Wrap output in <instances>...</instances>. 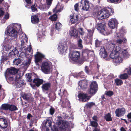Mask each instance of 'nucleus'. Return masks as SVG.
<instances>
[{"label": "nucleus", "mask_w": 131, "mask_h": 131, "mask_svg": "<svg viewBox=\"0 0 131 131\" xmlns=\"http://www.w3.org/2000/svg\"><path fill=\"white\" fill-rule=\"evenodd\" d=\"M48 124V125L49 127H51V126L52 123L51 121H49L48 120L46 121L45 123L43 125L44 127H47V124Z\"/></svg>", "instance_id": "45"}, {"label": "nucleus", "mask_w": 131, "mask_h": 131, "mask_svg": "<svg viewBox=\"0 0 131 131\" xmlns=\"http://www.w3.org/2000/svg\"><path fill=\"white\" fill-rule=\"evenodd\" d=\"M88 38L89 39V41H91L93 38V36L94 30H93L88 29Z\"/></svg>", "instance_id": "31"}, {"label": "nucleus", "mask_w": 131, "mask_h": 131, "mask_svg": "<svg viewBox=\"0 0 131 131\" xmlns=\"http://www.w3.org/2000/svg\"><path fill=\"white\" fill-rule=\"evenodd\" d=\"M4 13V8L3 7H0V17L3 16Z\"/></svg>", "instance_id": "52"}, {"label": "nucleus", "mask_w": 131, "mask_h": 131, "mask_svg": "<svg viewBox=\"0 0 131 131\" xmlns=\"http://www.w3.org/2000/svg\"><path fill=\"white\" fill-rule=\"evenodd\" d=\"M79 77L81 78H85L86 76L84 75V73L83 71L81 72L78 74Z\"/></svg>", "instance_id": "53"}, {"label": "nucleus", "mask_w": 131, "mask_h": 131, "mask_svg": "<svg viewBox=\"0 0 131 131\" xmlns=\"http://www.w3.org/2000/svg\"><path fill=\"white\" fill-rule=\"evenodd\" d=\"M88 81L87 80H80L78 83V86L82 90L86 89L88 86Z\"/></svg>", "instance_id": "14"}, {"label": "nucleus", "mask_w": 131, "mask_h": 131, "mask_svg": "<svg viewBox=\"0 0 131 131\" xmlns=\"http://www.w3.org/2000/svg\"><path fill=\"white\" fill-rule=\"evenodd\" d=\"M117 37H118L117 38H118L116 41V43L118 45L121 44L122 42L125 43L127 41L126 38H124L123 36L120 37L118 35Z\"/></svg>", "instance_id": "24"}, {"label": "nucleus", "mask_w": 131, "mask_h": 131, "mask_svg": "<svg viewBox=\"0 0 131 131\" xmlns=\"http://www.w3.org/2000/svg\"><path fill=\"white\" fill-rule=\"evenodd\" d=\"M18 110L17 108L14 105L9 104V109L10 111H13Z\"/></svg>", "instance_id": "40"}, {"label": "nucleus", "mask_w": 131, "mask_h": 131, "mask_svg": "<svg viewBox=\"0 0 131 131\" xmlns=\"http://www.w3.org/2000/svg\"><path fill=\"white\" fill-rule=\"evenodd\" d=\"M51 65L49 62H43L41 66L42 70L44 73H47L50 72Z\"/></svg>", "instance_id": "9"}, {"label": "nucleus", "mask_w": 131, "mask_h": 131, "mask_svg": "<svg viewBox=\"0 0 131 131\" xmlns=\"http://www.w3.org/2000/svg\"><path fill=\"white\" fill-rule=\"evenodd\" d=\"M13 50L14 52V55H15L16 56L18 55L19 52L17 49L16 48L14 49Z\"/></svg>", "instance_id": "63"}, {"label": "nucleus", "mask_w": 131, "mask_h": 131, "mask_svg": "<svg viewBox=\"0 0 131 131\" xmlns=\"http://www.w3.org/2000/svg\"><path fill=\"white\" fill-rule=\"evenodd\" d=\"M78 7L79 4L78 3L76 4L75 5H74V9L75 11L77 12L79 10V8Z\"/></svg>", "instance_id": "60"}, {"label": "nucleus", "mask_w": 131, "mask_h": 131, "mask_svg": "<svg viewBox=\"0 0 131 131\" xmlns=\"http://www.w3.org/2000/svg\"><path fill=\"white\" fill-rule=\"evenodd\" d=\"M63 7L59 5H57L56 7L53 9V12H55L56 13H57L60 12L63 9Z\"/></svg>", "instance_id": "32"}, {"label": "nucleus", "mask_w": 131, "mask_h": 131, "mask_svg": "<svg viewBox=\"0 0 131 131\" xmlns=\"http://www.w3.org/2000/svg\"><path fill=\"white\" fill-rule=\"evenodd\" d=\"M9 104H4L2 105L1 106L2 109L3 110H9Z\"/></svg>", "instance_id": "38"}, {"label": "nucleus", "mask_w": 131, "mask_h": 131, "mask_svg": "<svg viewBox=\"0 0 131 131\" xmlns=\"http://www.w3.org/2000/svg\"><path fill=\"white\" fill-rule=\"evenodd\" d=\"M124 72V73L123 74H121L119 75V78L123 80L126 79L129 77L127 74L129 75H131V68L129 67V68H126Z\"/></svg>", "instance_id": "10"}, {"label": "nucleus", "mask_w": 131, "mask_h": 131, "mask_svg": "<svg viewBox=\"0 0 131 131\" xmlns=\"http://www.w3.org/2000/svg\"><path fill=\"white\" fill-rule=\"evenodd\" d=\"M125 113V109L123 107L117 108L116 109L115 111L116 116L118 117L123 116Z\"/></svg>", "instance_id": "16"}, {"label": "nucleus", "mask_w": 131, "mask_h": 131, "mask_svg": "<svg viewBox=\"0 0 131 131\" xmlns=\"http://www.w3.org/2000/svg\"><path fill=\"white\" fill-rule=\"evenodd\" d=\"M84 70L86 73L88 74H89L90 72L89 70V67L87 66H86Z\"/></svg>", "instance_id": "64"}, {"label": "nucleus", "mask_w": 131, "mask_h": 131, "mask_svg": "<svg viewBox=\"0 0 131 131\" xmlns=\"http://www.w3.org/2000/svg\"><path fill=\"white\" fill-rule=\"evenodd\" d=\"M21 26L20 24L14 23L12 26H10L7 30L8 35L10 37H13L14 39L17 37V32L16 29H19Z\"/></svg>", "instance_id": "2"}, {"label": "nucleus", "mask_w": 131, "mask_h": 131, "mask_svg": "<svg viewBox=\"0 0 131 131\" xmlns=\"http://www.w3.org/2000/svg\"><path fill=\"white\" fill-rule=\"evenodd\" d=\"M73 49V47H70V52L69 53V58L70 62L72 63H74V51L72 50Z\"/></svg>", "instance_id": "26"}, {"label": "nucleus", "mask_w": 131, "mask_h": 131, "mask_svg": "<svg viewBox=\"0 0 131 131\" xmlns=\"http://www.w3.org/2000/svg\"><path fill=\"white\" fill-rule=\"evenodd\" d=\"M100 54L102 57L106 58L107 56V53L106 52L105 49L103 47L101 48Z\"/></svg>", "instance_id": "30"}, {"label": "nucleus", "mask_w": 131, "mask_h": 131, "mask_svg": "<svg viewBox=\"0 0 131 131\" xmlns=\"http://www.w3.org/2000/svg\"><path fill=\"white\" fill-rule=\"evenodd\" d=\"M68 48V46H66L65 47L64 44L62 43L59 42L58 44L57 49L58 50V52L60 54H63L64 52L67 50Z\"/></svg>", "instance_id": "12"}, {"label": "nucleus", "mask_w": 131, "mask_h": 131, "mask_svg": "<svg viewBox=\"0 0 131 131\" xmlns=\"http://www.w3.org/2000/svg\"><path fill=\"white\" fill-rule=\"evenodd\" d=\"M96 28L98 31L104 35H107L110 33V31L104 22L98 23L96 24Z\"/></svg>", "instance_id": "3"}, {"label": "nucleus", "mask_w": 131, "mask_h": 131, "mask_svg": "<svg viewBox=\"0 0 131 131\" xmlns=\"http://www.w3.org/2000/svg\"><path fill=\"white\" fill-rule=\"evenodd\" d=\"M8 126V123L6 119L0 118V127L3 128H5Z\"/></svg>", "instance_id": "21"}, {"label": "nucleus", "mask_w": 131, "mask_h": 131, "mask_svg": "<svg viewBox=\"0 0 131 131\" xmlns=\"http://www.w3.org/2000/svg\"><path fill=\"white\" fill-rule=\"evenodd\" d=\"M46 1L47 5L50 7L52 3L53 0H46Z\"/></svg>", "instance_id": "59"}, {"label": "nucleus", "mask_w": 131, "mask_h": 131, "mask_svg": "<svg viewBox=\"0 0 131 131\" xmlns=\"http://www.w3.org/2000/svg\"><path fill=\"white\" fill-rule=\"evenodd\" d=\"M109 11L110 12L111 15H112L114 13L113 9H110L109 10L105 8L101 9L99 12H97V18L99 20H102L107 18L110 15Z\"/></svg>", "instance_id": "1"}, {"label": "nucleus", "mask_w": 131, "mask_h": 131, "mask_svg": "<svg viewBox=\"0 0 131 131\" xmlns=\"http://www.w3.org/2000/svg\"><path fill=\"white\" fill-rule=\"evenodd\" d=\"M70 20L69 21V24L71 25L72 24H74V21L73 19H74V14H73L72 15L70 16Z\"/></svg>", "instance_id": "49"}, {"label": "nucleus", "mask_w": 131, "mask_h": 131, "mask_svg": "<svg viewBox=\"0 0 131 131\" xmlns=\"http://www.w3.org/2000/svg\"><path fill=\"white\" fill-rule=\"evenodd\" d=\"M115 83L117 86L123 84L122 81L118 79H116L115 80Z\"/></svg>", "instance_id": "39"}, {"label": "nucleus", "mask_w": 131, "mask_h": 131, "mask_svg": "<svg viewBox=\"0 0 131 131\" xmlns=\"http://www.w3.org/2000/svg\"><path fill=\"white\" fill-rule=\"evenodd\" d=\"M117 54L116 53L115 54V53H111L110 55V57L111 58L114 59L115 58H116V56H117Z\"/></svg>", "instance_id": "58"}, {"label": "nucleus", "mask_w": 131, "mask_h": 131, "mask_svg": "<svg viewBox=\"0 0 131 131\" xmlns=\"http://www.w3.org/2000/svg\"><path fill=\"white\" fill-rule=\"evenodd\" d=\"M51 86V83L49 82H47L43 84L41 88L43 91H48L50 88Z\"/></svg>", "instance_id": "22"}, {"label": "nucleus", "mask_w": 131, "mask_h": 131, "mask_svg": "<svg viewBox=\"0 0 131 131\" xmlns=\"http://www.w3.org/2000/svg\"><path fill=\"white\" fill-rule=\"evenodd\" d=\"M115 45L114 43H110L106 46V49L111 52H113Z\"/></svg>", "instance_id": "29"}, {"label": "nucleus", "mask_w": 131, "mask_h": 131, "mask_svg": "<svg viewBox=\"0 0 131 131\" xmlns=\"http://www.w3.org/2000/svg\"><path fill=\"white\" fill-rule=\"evenodd\" d=\"M104 118L106 121L107 122L111 121L112 120L111 117V115L109 113L106 114L104 117Z\"/></svg>", "instance_id": "34"}, {"label": "nucleus", "mask_w": 131, "mask_h": 131, "mask_svg": "<svg viewBox=\"0 0 131 131\" xmlns=\"http://www.w3.org/2000/svg\"><path fill=\"white\" fill-rule=\"evenodd\" d=\"M101 44V42L99 41L97 39L95 40V45L96 47H99Z\"/></svg>", "instance_id": "50"}, {"label": "nucleus", "mask_w": 131, "mask_h": 131, "mask_svg": "<svg viewBox=\"0 0 131 131\" xmlns=\"http://www.w3.org/2000/svg\"><path fill=\"white\" fill-rule=\"evenodd\" d=\"M67 93V91L63 89L62 88H61L58 91V94L60 97L61 99L63 95H66Z\"/></svg>", "instance_id": "28"}, {"label": "nucleus", "mask_w": 131, "mask_h": 131, "mask_svg": "<svg viewBox=\"0 0 131 131\" xmlns=\"http://www.w3.org/2000/svg\"><path fill=\"white\" fill-rule=\"evenodd\" d=\"M117 24V21L116 19L112 18L110 20L108 25L111 28L113 29L115 28L116 25Z\"/></svg>", "instance_id": "19"}, {"label": "nucleus", "mask_w": 131, "mask_h": 131, "mask_svg": "<svg viewBox=\"0 0 131 131\" xmlns=\"http://www.w3.org/2000/svg\"><path fill=\"white\" fill-rule=\"evenodd\" d=\"M44 81L42 79L38 78H35L33 81V82L35 84V85L37 87H39L40 85L42 84Z\"/></svg>", "instance_id": "20"}, {"label": "nucleus", "mask_w": 131, "mask_h": 131, "mask_svg": "<svg viewBox=\"0 0 131 131\" xmlns=\"http://www.w3.org/2000/svg\"><path fill=\"white\" fill-rule=\"evenodd\" d=\"M74 38H75L77 37L78 35V30L74 29Z\"/></svg>", "instance_id": "61"}, {"label": "nucleus", "mask_w": 131, "mask_h": 131, "mask_svg": "<svg viewBox=\"0 0 131 131\" xmlns=\"http://www.w3.org/2000/svg\"><path fill=\"white\" fill-rule=\"evenodd\" d=\"M31 8L32 12H35L37 10V8L35 6V4L31 6Z\"/></svg>", "instance_id": "62"}, {"label": "nucleus", "mask_w": 131, "mask_h": 131, "mask_svg": "<svg viewBox=\"0 0 131 131\" xmlns=\"http://www.w3.org/2000/svg\"><path fill=\"white\" fill-rule=\"evenodd\" d=\"M58 126L60 130L61 131H64L66 128L68 127V125L65 122H64L62 119V118L60 116H58ZM52 131H59L57 126L54 125L53 127L51 128Z\"/></svg>", "instance_id": "4"}, {"label": "nucleus", "mask_w": 131, "mask_h": 131, "mask_svg": "<svg viewBox=\"0 0 131 131\" xmlns=\"http://www.w3.org/2000/svg\"><path fill=\"white\" fill-rule=\"evenodd\" d=\"M69 34L71 37L74 36V26H72L70 28L69 31Z\"/></svg>", "instance_id": "44"}, {"label": "nucleus", "mask_w": 131, "mask_h": 131, "mask_svg": "<svg viewBox=\"0 0 131 131\" xmlns=\"http://www.w3.org/2000/svg\"><path fill=\"white\" fill-rule=\"evenodd\" d=\"M122 55L124 57H128V54L127 50V49H121V51L120 52L119 55L121 56V55Z\"/></svg>", "instance_id": "33"}, {"label": "nucleus", "mask_w": 131, "mask_h": 131, "mask_svg": "<svg viewBox=\"0 0 131 131\" xmlns=\"http://www.w3.org/2000/svg\"><path fill=\"white\" fill-rule=\"evenodd\" d=\"M31 74L30 73H28L26 74V77L28 79V80L30 82L32 81V80L31 79Z\"/></svg>", "instance_id": "57"}, {"label": "nucleus", "mask_w": 131, "mask_h": 131, "mask_svg": "<svg viewBox=\"0 0 131 131\" xmlns=\"http://www.w3.org/2000/svg\"><path fill=\"white\" fill-rule=\"evenodd\" d=\"M15 81L16 86L19 88L21 87L25 83L24 81L22 80L21 77L19 74L16 76Z\"/></svg>", "instance_id": "13"}, {"label": "nucleus", "mask_w": 131, "mask_h": 131, "mask_svg": "<svg viewBox=\"0 0 131 131\" xmlns=\"http://www.w3.org/2000/svg\"><path fill=\"white\" fill-rule=\"evenodd\" d=\"M57 18V15L56 14H55L50 16L49 19L52 21H55L56 20Z\"/></svg>", "instance_id": "36"}, {"label": "nucleus", "mask_w": 131, "mask_h": 131, "mask_svg": "<svg viewBox=\"0 0 131 131\" xmlns=\"http://www.w3.org/2000/svg\"><path fill=\"white\" fill-rule=\"evenodd\" d=\"M31 21L33 24H37L39 22V19L37 15H35L31 16Z\"/></svg>", "instance_id": "25"}, {"label": "nucleus", "mask_w": 131, "mask_h": 131, "mask_svg": "<svg viewBox=\"0 0 131 131\" xmlns=\"http://www.w3.org/2000/svg\"><path fill=\"white\" fill-rule=\"evenodd\" d=\"M5 78L7 82L9 83H13L14 81V78L12 75L5 74Z\"/></svg>", "instance_id": "27"}, {"label": "nucleus", "mask_w": 131, "mask_h": 131, "mask_svg": "<svg viewBox=\"0 0 131 131\" xmlns=\"http://www.w3.org/2000/svg\"><path fill=\"white\" fill-rule=\"evenodd\" d=\"M121 49H122L119 46H116L115 48H114L113 52L115 53V54L116 53L117 55H119L120 52L121 51Z\"/></svg>", "instance_id": "35"}, {"label": "nucleus", "mask_w": 131, "mask_h": 131, "mask_svg": "<svg viewBox=\"0 0 131 131\" xmlns=\"http://www.w3.org/2000/svg\"><path fill=\"white\" fill-rule=\"evenodd\" d=\"M35 62L37 65L39 66V63H41L43 59H46L45 56L39 52H37L36 54L34 55Z\"/></svg>", "instance_id": "7"}, {"label": "nucleus", "mask_w": 131, "mask_h": 131, "mask_svg": "<svg viewBox=\"0 0 131 131\" xmlns=\"http://www.w3.org/2000/svg\"><path fill=\"white\" fill-rule=\"evenodd\" d=\"M107 1L109 2L114 3H118L120 2L119 0H107Z\"/></svg>", "instance_id": "55"}, {"label": "nucleus", "mask_w": 131, "mask_h": 131, "mask_svg": "<svg viewBox=\"0 0 131 131\" xmlns=\"http://www.w3.org/2000/svg\"><path fill=\"white\" fill-rule=\"evenodd\" d=\"M78 96L83 102H88L91 97L88 96L87 94L84 93H80Z\"/></svg>", "instance_id": "15"}, {"label": "nucleus", "mask_w": 131, "mask_h": 131, "mask_svg": "<svg viewBox=\"0 0 131 131\" xmlns=\"http://www.w3.org/2000/svg\"><path fill=\"white\" fill-rule=\"evenodd\" d=\"M95 105L94 103L93 102H88L85 105V107L87 108L90 109L93 106Z\"/></svg>", "instance_id": "37"}, {"label": "nucleus", "mask_w": 131, "mask_h": 131, "mask_svg": "<svg viewBox=\"0 0 131 131\" xmlns=\"http://www.w3.org/2000/svg\"><path fill=\"white\" fill-rule=\"evenodd\" d=\"M77 45L80 49H82L83 48V46L82 45V41L81 38H79L78 40Z\"/></svg>", "instance_id": "41"}, {"label": "nucleus", "mask_w": 131, "mask_h": 131, "mask_svg": "<svg viewBox=\"0 0 131 131\" xmlns=\"http://www.w3.org/2000/svg\"><path fill=\"white\" fill-rule=\"evenodd\" d=\"M55 111V109L53 107H51L49 110L50 114L51 115H53Z\"/></svg>", "instance_id": "54"}, {"label": "nucleus", "mask_w": 131, "mask_h": 131, "mask_svg": "<svg viewBox=\"0 0 131 131\" xmlns=\"http://www.w3.org/2000/svg\"><path fill=\"white\" fill-rule=\"evenodd\" d=\"M80 6L82 7V9L87 11L90 7V3L88 0H81Z\"/></svg>", "instance_id": "11"}, {"label": "nucleus", "mask_w": 131, "mask_h": 131, "mask_svg": "<svg viewBox=\"0 0 131 131\" xmlns=\"http://www.w3.org/2000/svg\"><path fill=\"white\" fill-rule=\"evenodd\" d=\"M78 32L81 36L83 35L84 34V32L83 30V29L82 28H80L79 29Z\"/></svg>", "instance_id": "56"}, {"label": "nucleus", "mask_w": 131, "mask_h": 131, "mask_svg": "<svg viewBox=\"0 0 131 131\" xmlns=\"http://www.w3.org/2000/svg\"><path fill=\"white\" fill-rule=\"evenodd\" d=\"M62 26V24L59 23H56V24L55 28L56 29L58 30L61 28Z\"/></svg>", "instance_id": "47"}, {"label": "nucleus", "mask_w": 131, "mask_h": 131, "mask_svg": "<svg viewBox=\"0 0 131 131\" xmlns=\"http://www.w3.org/2000/svg\"><path fill=\"white\" fill-rule=\"evenodd\" d=\"M88 92L89 94L92 96L94 95L97 92L98 89V85L96 81L92 82L90 86Z\"/></svg>", "instance_id": "5"}, {"label": "nucleus", "mask_w": 131, "mask_h": 131, "mask_svg": "<svg viewBox=\"0 0 131 131\" xmlns=\"http://www.w3.org/2000/svg\"><path fill=\"white\" fill-rule=\"evenodd\" d=\"M105 94L107 96L109 97H111L113 95L114 93L112 91H106Z\"/></svg>", "instance_id": "48"}, {"label": "nucleus", "mask_w": 131, "mask_h": 131, "mask_svg": "<svg viewBox=\"0 0 131 131\" xmlns=\"http://www.w3.org/2000/svg\"><path fill=\"white\" fill-rule=\"evenodd\" d=\"M21 44L20 45V49H21L22 50H23V49L24 50H26L27 49L26 47L25 46V43L23 40H21Z\"/></svg>", "instance_id": "43"}, {"label": "nucleus", "mask_w": 131, "mask_h": 131, "mask_svg": "<svg viewBox=\"0 0 131 131\" xmlns=\"http://www.w3.org/2000/svg\"><path fill=\"white\" fill-rule=\"evenodd\" d=\"M21 60L19 58L18 59H15V60L13 61V62L14 64L18 65L20 63Z\"/></svg>", "instance_id": "46"}, {"label": "nucleus", "mask_w": 131, "mask_h": 131, "mask_svg": "<svg viewBox=\"0 0 131 131\" xmlns=\"http://www.w3.org/2000/svg\"><path fill=\"white\" fill-rule=\"evenodd\" d=\"M19 59L22 61H24L25 59L26 60V61L24 63L25 66L28 67L30 64L32 57H27L26 53L24 52H21L19 55Z\"/></svg>", "instance_id": "6"}, {"label": "nucleus", "mask_w": 131, "mask_h": 131, "mask_svg": "<svg viewBox=\"0 0 131 131\" xmlns=\"http://www.w3.org/2000/svg\"><path fill=\"white\" fill-rule=\"evenodd\" d=\"M91 124L92 126L94 127L95 128L97 127L98 124L96 122L94 121H91Z\"/></svg>", "instance_id": "51"}, {"label": "nucleus", "mask_w": 131, "mask_h": 131, "mask_svg": "<svg viewBox=\"0 0 131 131\" xmlns=\"http://www.w3.org/2000/svg\"><path fill=\"white\" fill-rule=\"evenodd\" d=\"M18 70L14 67L8 69V70L5 72V74L12 75L17 73Z\"/></svg>", "instance_id": "18"}, {"label": "nucleus", "mask_w": 131, "mask_h": 131, "mask_svg": "<svg viewBox=\"0 0 131 131\" xmlns=\"http://www.w3.org/2000/svg\"><path fill=\"white\" fill-rule=\"evenodd\" d=\"M123 60L122 58L119 55H118L116 58L113 60V62L116 66H117L122 62Z\"/></svg>", "instance_id": "17"}, {"label": "nucleus", "mask_w": 131, "mask_h": 131, "mask_svg": "<svg viewBox=\"0 0 131 131\" xmlns=\"http://www.w3.org/2000/svg\"><path fill=\"white\" fill-rule=\"evenodd\" d=\"M21 95L23 99L26 100L29 103L30 102L31 100H32L31 96L30 94L22 93H21Z\"/></svg>", "instance_id": "23"}, {"label": "nucleus", "mask_w": 131, "mask_h": 131, "mask_svg": "<svg viewBox=\"0 0 131 131\" xmlns=\"http://www.w3.org/2000/svg\"><path fill=\"white\" fill-rule=\"evenodd\" d=\"M88 52L87 49H84L82 50V55L83 57L84 58L87 57L88 55Z\"/></svg>", "instance_id": "42"}, {"label": "nucleus", "mask_w": 131, "mask_h": 131, "mask_svg": "<svg viewBox=\"0 0 131 131\" xmlns=\"http://www.w3.org/2000/svg\"><path fill=\"white\" fill-rule=\"evenodd\" d=\"M80 52L74 50V63L81 65L83 63V61L80 59Z\"/></svg>", "instance_id": "8"}]
</instances>
